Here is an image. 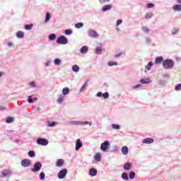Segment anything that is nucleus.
Masks as SVG:
<instances>
[{"label": "nucleus", "instance_id": "obj_1", "mask_svg": "<svg viewBox=\"0 0 181 181\" xmlns=\"http://www.w3.org/2000/svg\"><path fill=\"white\" fill-rule=\"evenodd\" d=\"M163 66L164 69H172L173 67V61L172 59H166L163 62Z\"/></svg>", "mask_w": 181, "mask_h": 181}, {"label": "nucleus", "instance_id": "obj_2", "mask_svg": "<svg viewBox=\"0 0 181 181\" xmlns=\"http://www.w3.org/2000/svg\"><path fill=\"white\" fill-rule=\"evenodd\" d=\"M57 43L59 45H67V43H69V40H67V37L65 36H61L57 38Z\"/></svg>", "mask_w": 181, "mask_h": 181}, {"label": "nucleus", "instance_id": "obj_3", "mask_svg": "<svg viewBox=\"0 0 181 181\" xmlns=\"http://www.w3.org/2000/svg\"><path fill=\"white\" fill-rule=\"evenodd\" d=\"M37 145H42L43 146H46L49 144V141L46 139L39 138L37 140Z\"/></svg>", "mask_w": 181, "mask_h": 181}, {"label": "nucleus", "instance_id": "obj_4", "mask_svg": "<svg viewBox=\"0 0 181 181\" xmlns=\"http://www.w3.org/2000/svg\"><path fill=\"white\" fill-rule=\"evenodd\" d=\"M67 175V169L64 168L58 173L59 179H64Z\"/></svg>", "mask_w": 181, "mask_h": 181}, {"label": "nucleus", "instance_id": "obj_5", "mask_svg": "<svg viewBox=\"0 0 181 181\" xmlns=\"http://www.w3.org/2000/svg\"><path fill=\"white\" fill-rule=\"evenodd\" d=\"M40 169H42V163L40 162H37L35 165H34V168H32V172H39V170H40Z\"/></svg>", "mask_w": 181, "mask_h": 181}, {"label": "nucleus", "instance_id": "obj_6", "mask_svg": "<svg viewBox=\"0 0 181 181\" xmlns=\"http://www.w3.org/2000/svg\"><path fill=\"white\" fill-rule=\"evenodd\" d=\"M21 165L22 166H23L24 168H29V166H30V165H32L30 160L29 159H24L21 161Z\"/></svg>", "mask_w": 181, "mask_h": 181}, {"label": "nucleus", "instance_id": "obj_7", "mask_svg": "<svg viewBox=\"0 0 181 181\" xmlns=\"http://www.w3.org/2000/svg\"><path fill=\"white\" fill-rule=\"evenodd\" d=\"M108 146H110V142L108 141H105V142L102 143L100 149L101 151H105L108 149Z\"/></svg>", "mask_w": 181, "mask_h": 181}, {"label": "nucleus", "instance_id": "obj_8", "mask_svg": "<svg viewBox=\"0 0 181 181\" xmlns=\"http://www.w3.org/2000/svg\"><path fill=\"white\" fill-rule=\"evenodd\" d=\"M81 146H83V142H81V140L80 139H78L76 142V151H78L80 148H81Z\"/></svg>", "mask_w": 181, "mask_h": 181}, {"label": "nucleus", "instance_id": "obj_9", "mask_svg": "<svg viewBox=\"0 0 181 181\" xmlns=\"http://www.w3.org/2000/svg\"><path fill=\"white\" fill-rule=\"evenodd\" d=\"M88 35L90 37H98V33H97L94 30H89Z\"/></svg>", "mask_w": 181, "mask_h": 181}, {"label": "nucleus", "instance_id": "obj_10", "mask_svg": "<svg viewBox=\"0 0 181 181\" xmlns=\"http://www.w3.org/2000/svg\"><path fill=\"white\" fill-rule=\"evenodd\" d=\"M64 165V160L63 159H58L56 163V166L57 168H62Z\"/></svg>", "mask_w": 181, "mask_h": 181}, {"label": "nucleus", "instance_id": "obj_11", "mask_svg": "<svg viewBox=\"0 0 181 181\" xmlns=\"http://www.w3.org/2000/svg\"><path fill=\"white\" fill-rule=\"evenodd\" d=\"M143 144H153V139L146 138L143 140Z\"/></svg>", "mask_w": 181, "mask_h": 181}, {"label": "nucleus", "instance_id": "obj_12", "mask_svg": "<svg viewBox=\"0 0 181 181\" xmlns=\"http://www.w3.org/2000/svg\"><path fill=\"white\" fill-rule=\"evenodd\" d=\"M151 81H151L148 78H146L141 79L140 83H141V84H149V83Z\"/></svg>", "mask_w": 181, "mask_h": 181}, {"label": "nucleus", "instance_id": "obj_13", "mask_svg": "<svg viewBox=\"0 0 181 181\" xmlns=\"http://www.w3.org/2000/svg\"><path fill=\"white\" fill-rule=\"evenodd\" d=\"M89 175L90 176H97V170L95 168H91L89 170Z\"/></svg>", "mask_w": 181, "mask_h": 181}, {"label": "nucleus", "instance_id": "obj_14", "mask_svg": "<svg viewBox=\"0 0 181 181\" xmlns=\"http://www.w3.org/2000/svg\"><path fill=\"white\" fill-rule=\"evenodd\" d=\"M111 8H112V5L107 4L103 7L102 10L103 11V12H106V11H110Z\"/></svg>", "mask_w": 181, "mask_h": 181}, {"label": "nucleus", "instance_id": "obj_15", "mask_svg": "<svg viewBox=\"0 0 181 181\" xmlns=\"http://www.w3.org/2000/svg\"><path fill=\"white\" fill-rule=\"evenodd\" d=\"M16 36L19 39H22V38L25 37V33L23 32H22V31H18L16 33Z\"/></svg>", "mask_w": 181, "mask_h": 181}, {"label": "nucleus", "instance_id": "obj_16", "mask_svg": "<svg viewBox=\"0 0 181 181\" xmlns=\"http://www.w3.org/2000/svg\"><path fill=\"white\" fill-rule=\"evenodd\" d=\"M132 166V164L131 163H127L124 165V170H129L131 169V167Z\"/></svg>", "mask_w": 181, "mask_h": 181}, {"label": "nucleus", "instance_id": "obj_17", "mask_svg": "<svg viewBox=\"0 0 181 181\" xmlns=\"http://www.w3.org/2000/svg\"><path fill=\"white\" fill-rule=\"evenodd\" d=\"M162 62H163V57H157L156 58V61H155L156 64H160V63H162Z\"/></svg>", "mask_w": 181, "mask_h": 181}, {"label": "nucleus", "instance_id": "obj_18", "mask_svg": "<svg viewBox=\"0 0 181 181\" xmlns=\"http://www.w3.org/2000/svg\"><path fill=\"white\" fill-rule=\"evenodd\" d=\"M122 153L123 155H128V147L127 146L122 148Z\"/></svg>", "mask_w": 181, "mask_h": 181}, {"label": "nucleus", "instance_id": "obj_19", "mask_svg": "<svg viewBox=\"0 0 181 181\" xmlns=\"http://www.w3.org/2000/svg\"><path fill=\"white\" fill-rule=\"evenodd\" d=\"M95 160L96 162H101V153H98L95 155Z\"/></svg>", "mask_w": 181, "mask_h": 181}, {"label": "nucleus", "instance_id": "obj_20", "mask_svg": "<svg viewBox=\"0 0 181 181\" xmlns=\"http://www.w3.org/2000/svg\"><path fill=\"white\" fill-rule=\"evenodd\" d=\"M87 52H88V47L83 46L81 48V53L86 54Z\"/></svg>", "mask_w": 181, "mask_h": 181}, {"label": "nucleus", "instance_id": "obj_21", "mask_svg": "<svg viewBox=\"0 0 181 181\" xmlns=\"http://www.w3.org/2000/svg\"><path fill=\"white\" fill-rule=\"evenodd\" d=\"M70 93V89L69 88H64L62 90V93L64 95H67Z\"/></svg>", "mask_w": 181, "mask_h": 181}, {"label": "nucleus", "instance_id": "obj_22", "mask_svg": "<svg viewBox=\"0 0 181 181\" xmlns=\"http://www.w3.org/2000/svg\"><path fill=\"white\" fill-rule=\"evenodd\" d=\"M47 127H56V124L57 123L56 122L48 121L47 122Z\"/></svg>", "mask_w": 181, "mask_h": 181}, {"label": "nucleus", "instance_id": "obj_23", "mask_svg": "<svg viewBox=\"0 0 181 181\" xmlns=\"http://www.w3.org/2000/svg\"><path fill=\"white\" fill-rule=\"evenodd\" d=\"M73 71H75V73H78V71H80V67L78 65H74L72 66Z\"/></svg>", "mask_w": 181, "mask_h": 181}, {"label": "nucleus", "instance_id": "obj_24", "mask_svg": "<svg viewBox=\"0 0 181 181\" xmlns=\"http://www.w3.org/2000/svg\"><path fill=\"white\" fill-rule=\"evenodd\" d=\"M173 9H174V11H181V4H175V5L173 6Z\"/></svg>", "mask_w": 181, "mask_h": 181}, {"label": "nucleus", "instance_id": "obj_25", "mask_svg": "<svg viewBox=\"0 0 181 181\" xmlns=\"http://www.w3.org/2000/svg\"><path fill=\"white\" fill-rule=\"evenodd\" d=\"M64 98V97L63 96V95H59L58 96L57 103H59V104H62V103H63V99Z\"/></svg>", "mask_w": 181, "mask_h": 181}, {"label": "nucleus", "instance_id": "obj_26", "mask_svg": "<svg viewBox=\"0 0 181 181\" xmlns=\"http://www.w3.org/2000/svg\"><path fill=\"white\" fill-rule=\"evenodd\" d=\"M107 64L110 66V67H112V66H118V62L110 61L107 63Z\"/></svg>", "mask_w": 181, "mask_h": 181}, {"label": "nucleus", "instance_id": "obj_27", "mask_svg": "<svg viewBox=\"0 0 181 181\" xmlns=\"http://www.w3.org/2000/svg\"><path fill=\"white\" fill-rule=\"evenodd\" d=\"M122 177L124 180H129V178H128V174L127 173H123L122 174Z\"/></svg>", "mask_w": 181, "mask_h": 181}, {"label": "nucleus", "instance_id": "obj_28", "mask_svg": "<svg viewBox=\"0 0 181 181\" xmlns=\"http://www.w3.org/2000/svg\"><path fill=\"white\" fill-rule=\"evenodd\" d=\"M24 28H25V30H30V29H32V28H33V24L25 25Z\"/></svg>", "mask_w": 181, "mask_h": 181}, {"label": "nucleus", "instance_id": "obj_29", "mask_svg": "<svg viewBox=\"0 0 181 181\" xmlns=\"http://www.w3.org/2000/svg\"><path fill=\"white\" fill-rule=\"evenodd\" d=\"M129 179H135V172L131 171L129 174Z\"/></svg>", "mask_w": 181, "mask_h": 181}, {"label": "nucleus", "instance_id": "obj_30", "mask_svg": "<svg viewBox=\"0 0 181 181\" xmlns=\"http://www.w3.org/2000/svg\"><path fill=\"white\" fill-rule=\"evenodd\" d=\"M83 26H84L83 23H78L75 24V28H76V29H80V28H83Z\"/></svg>", "mask_w": 181, "mask_h": 181}, {"label": "nucleus", "instance_id": "obj_31", "mask_svg": "<svg viewBox=\"0 0 181 181\" xmlns=\"http://www.w3.org/2000/svg\"><path fill=\"white\" fill-rule=\"evenodd\" d=\"M50 18H51L50 13L47 12V13H46V18H45V23L49 22V21H50Z\"/></svg>", "mask_w": 181, "mask_h": 181}, {"label": "nucleus", "instance_id": "obj_32", "mask_svg": "<svg viewBox=\"0 0 181 181\" xmlns=\"http://www.w3.org/2000/svg\"><path fill=\"white\" fill-rule=\"evenodd\" d=\"M153 16V13H147L145 16L146 19H150V18H152Z\"/></svg>", "mask_w": 181, "mask_h": 181}, {"label": "nucleus", "instance_id": "obj_33", "mask_svg": "<svg viewBox=\"0 0 181 181\" xmlns=\"http://www.w3.org/2000/svg\"><path fill=\"white\" fill-rule=\"evenodd\" d=\"M11 171H8V172H6V171H4L1 173V175L3 176V177H6V176H8V175H11Z\"/></svg>", "mask_w": 181, "mask_h": 181}, {"label": "nucleus", "instance_id": "obj_34", "mask_svg": "<svg viewBox=\"0 0 181 181\" xmlns=\"http://www.w3.org/2000/svg\"><path fill=\"white\" fill-rule=\"evenodd\" d=\"M70 124L73 125H81V122L80 121H71Z\"/></svg>", "mask_w": 181, "mask_h": 181}, {"label": "nucleus", "instance_id": "obj_35", "mask_svg": "<svg viewBox=\"0 0 181 181\" xmlns=\"http://www.w3.org/2000/svg\"><path fill=\"white\" fill-rule=\"evenodd\" d=\"M101 50H103L101 47H98L95 49V53H96V54H100V53H101Z\"/></svg>", "mask_w": 181, "mask_h": 181}, {"label": "nucleus", "instance_id": "obj_36", "mask_svg": "<svg viewBox=\"0 0 181 181\" xmlns=\"http://www.w3.org/2000/svg\"><path fill=\"white\" fill-rule=\"evenodd\" d=\"M64 33H65V35L70 36V35H71L73 33V31H71V30L67 29V30H65Z\"/></svg>", "mask_w": 181, "mask_h": 181}, {"label": "nucleus", "instance_id": "obj_37", "mask_svg": "<svg viewBox=\"0 0 181 181\" xmlns=\"http://www.w3.org/2000/svg\"><path fill=\"white\" fill-rule=\"evenodd\" d=\"M6 122H7V124H11V122H13V117H8L6 120Z\"/></svg>", "mask_w": 181, "mask_h": 181}, {"label": "nucleus", "instance_id": "obj_38", "mask_svg": "<svg viewBox=\"0 0 181 181\" xmlns=\"http://www.w3.org/2000/svg\"><path fill=\"white\" fill-rule=\"evenodd\" d=\"M112 127L113 129H120L121 128L119 124H112Z\"/></svg>", "mask_w": 181, "mask_h": 181}, {"label": "nucleus", "instance_id": "obj_39", "mask_svg": "<svg viewBox=\"0 0 181 181\" xmlns=\"http://www.w3.org/2000/svg\"><path fill=\"white\" fill-rule=\"evenodd\" d=\"M28 156H30V158H34V156H35V151H30L28 152Z\"/></svg>", "mask_w": 181, "mask_h": 181}, {"label": "nucleus", "instance_id": "obj_40", "mask_svg": "<svg viewBox=\"0 0 181 181\" xmlns=\"http://www.w3.org/2000/svg\"><path fill=\"white\" fill-rule=\"evenodd\" d=\"M143 32H145V33H149V28L148 27H143L142 28Z\"/></svg>", "mask_w": 181, "mask_h": 181}, {"label": "nucleus", "instance_id": "obj_41", "mask_svg": "<svg viewBox=\"0 0 181 181\" xmlns=\"http://www.w3.org/2000/svg\"><path fill=\"white\" fill-rule=\"evenodd\" d=\"M87 83H84L83 86L81 88L80 91H86V88H87Z\"/></svg>", "mask_w": 181, "mask_h": 181}, {"label": "nucleus", "instance_id": "obj_42", "mask_svg": "<svg viewBox=\"0 0 181 181\" xmlns=\"http://www.w3.org/2000/svg\"><path fill=\"white\" fill-rule=\"evenodd\" d=\"M49 40H54V39H56V35H54V34L49 35Z\"/></svg>", "mask_w": 181, "mask_h": 181}, {"label": "nucleus", "instance_id": "obj_43", "mask_svg": "<svg viewBox=\"0 0 181 181\" xmlns=\"http://www.w3.org/2000/svg\"><path fill=\"white\" fill-rule=\"evenodd\" d=\"M54 64H56L57 66H59V64H60V63H62V61L59 59H56L54 61Z\"/></svg>", "mask_w": 181, "mask_h": 181}, {"label": "nucleus", "instance_id": "obj_44", "mask_svg": "<svg viewBox=\"0 0 181 181\" xmlns=\"http://www.w3.org/2000/svg\"><path fill=\"white\" fill-rule=\"evenodd\" d=\"M175 90L176 91L180 90H181V83L177 84V85L175 86Z\"/></svg>", "mask_w": 181, "mask_h": 181}, {"label": "nucleus", "instance_id": "obj_45", "mask_svg": "<svg viewBox=\"0 0 181 181\" xmlns=\"http://www.w3.org/2000/svg\"><path fill=\"white\" fill-rule=\"evenodd\" d=\"M45 173H41L40 174V180H45Z\"/></svg>", "mask_w": 181, "mask_h": 181}, {"label": "nucleus", "instance_id": "obj_46", "mask_svg": "<svg viewBox=\"0 0 181 181\" xmlns=\"http://www.w3.org/2000/svg\"><path fill=\"white\" fill-rule=\"evenodd\" d=\"M103 98H108V97H110V93H108V92H105L103 94Z\"/></svg>", "mask_w": 181, "mask_h": 181}, {"label": "nucleus", "instance_id": "obj_47", "mask_svg": "<svg viewBox=\"0 0 181 181\" xmlns=\"http://www.w3.org/2000/svg\"><path fill=\"white\" fill-rule=\"evenodd\" d=\"M155 6V4L152 3L147 4V8H153Z\"/></svg>", "mask_w": 181, "mask_h": 181}, {"label": "nucleus", "instance_id": "obj_48", "mask_svg": "<svg viewBox=\"0 0 181 181\" xmlns=\"http://www.w3.org/2000/svg\"><path fill=\"white\" fill-rule=\"evenodd\" d=\"M122 23V20H118L116 23V26H119Z\"/></svg>", "mask_w": 181, "mask_h": 181}, {"label": "nucleus", "instance_id": "obj_49", "mask_svg": "<svg viewBox=\"0 0 181 181\" xmlns=\"http://www.w3.org/2000/svg\"><path fill=\"white\" fill-rule=\"evenodd\" d=\"M177 32H179V29H174L172 31L173 35H175V33H177Z\"/></svg>", "mask_w": 181, "mask_h": 181}, {"label": "nucleus", "instance_id": "obj_50", "mask_svg": "<svg viewBox=\"0 0 181 181\" xmlns=\"http://www.w3.org/2000/svg\"><path fill=\"white\" fill-rule=\"evenodd\" d=\"M99 2L100 4H104L105 2H110V0H99Z\"/></svg>", "mask_w": 181, "mask_h": 181}, {"label": "nucleus", "instance_id": "obj_51", "mask_svg": "<svg viewBox=\"0 0 181 181\" xmlns=\"http://www.w3.org/2000/svg\"><path fill=\"white\" fill-rule=\"evenodd\" d=\"M80 122H81V125H86V124H88V122H87V121H83V122H81V121H80Z\"/></svg>", "mask_w": 181, "mask_h": 181}, {"label": "nucleus", "instance_id": "obj_52", "mask_svg": "<svg viewBox=\"0 0 181 181\" xmlns=\"http://www.w3.org/2000/svg\"><path fill=\"white\" fill-rule=\"evenodd\" d=\"M30 86H31V87H35L36 84L35 83V81H32L30 83Z\"/></svg>", "mask_w": 181, "mask_h": 181}, {"label": "nucleus", "instance_id": "obj_53", "mask_svg": "<svg viewBox=\"0 0 181 181\" xmlns=\"http://www.w3.org/2000/svg\"><path fill=\"white\" fill-rule=\"evenodd\" d=\"M120 56H122V52H119V54H115V57H119Z\"/></svg>", "mask_w": 181, "mask_h": 181}, {"label": "nucleus", "instance_id": "obj_54", "mask_svg": "<svg viewBox=\"0 0 181 181\" xmlns=\"http://www.w3.org/2000/svg\"><path fill=\"white\" fill-rule=\"evenodd\" d=\"M28 103H30V104H32V103H33V99L30 98V97L28 98Z\"/></svg>", "mask_w": 181, "mask_h": 181}, {"label": "nucleus", "instance_id": "obj_55", "mask_svg": "<svg viewBox=\"0 0 181 181\" xmlns=\"http://www.w3.org/2000/svg\"><path fill=\"white\" fill-rule=\"evenodd\" d=\"M139 87H141V84H137V85L133 86V88H139Z\"/></svg>", "mask_w": 181, "mask_h": 181}, {"label": "nucleus", "instance_id": "obj_56", "mask_svg": "<svg viewBox=\"0 0 181 181\" xmlns=\"http://www.w3.org/2000/svg\"><path fill=\"white\" fill-rule=\"evenodd\" d=\"M103 96V93L99 92L97 93V97H102Z\"/></svg>", "mask_w": 181, "mask_h": 181}, {"label": "nucleus", "instance_id": "obj_57", "mask_svg": "<svg viewBox=\"0 0 181 181\" xmlns=\"http://www.w3.org/2000/svg\"><path fill=\"white\" fill-rule=\"evenodd\" d=\"M147 70H151V66L149 65L146 66Z\"/></svg>", "mask_w": 181, "mask_h": 181}, {"label": "nucleus", "instance_id": "obj_58", "mask_svg": "<svg viewBox=\"0 0 181 181\" xmlns=\"http://www.w3.org/2000/svg\"><path fill=\"white\" fill-rule=\"evenodd\" d=\"M6 110V108L4 106H0V110Z\"/></svg>", "mask_w": 181, "mask_h": 181}, {"label": "nucleus", "instance_id": "obj_59", "mask_svg": "<svg viewBox=\"0 0 181 181\" xmlns=\"http://www.w3.org/2000/svg\"><path fill=\"white\" fill-rule=\"evenodd\" d=\"M148 66H149L150 67H152V66H153V63H152V62H148Z\"/></svg>", "mask_w": 181, "mask_h": 181}, {"label": "nucleus", "instance_id": "obj_60", "mask_svg": "<svg viewBox=\"0 0 181 181\" xmlns=\"http://www.w3.org/2000/svg\"><path fill=\"white\" fill-rule=\"evenodd\" d=\"M8 46L9 47H11V46H12V42H8Z\"/></svg>", "mask_w": 181, "mask_h": 181}, {"label": "nucleus", "instance_id": "obj_61", "mask_svg": "<svg viewBox=\"0 0 181 181\" xmlns=\"http://www.w3.org/2000/svg\"><path fill=\"white\" fill-rule=\"evenodd\" d=\"M4 72H0V77H2L4 76Z\"/></svg>", "mask_w": 181, "mask_h": 181}, {"label": "nucleus", "instance_id": "obj_62", "mask_svg": "<svg viewBox=\"0 0 181 181\" xmlns=\"http://www.w3.org/2000/svg\"><path fill=\"white\" fill-rule=\"evenodd\" d=\"M34 100H35V101H37V98H34Z\"/></svg>", "mask_w": 181, "mask_h": 181}, {"label": "nucleus", "instance_id": "obj_63", "mask_svg": "<svg viewBox=\"0 0 181 181\" xmlns=\"http://www.w3.org/2000/svg\"><path fill=\"white\" fill-rule=\"evenodd\" d=\"M178 1V4H181V0H177Z\"/></svg>", "mask_w": 181, "mask_h": 181}, {"label": "nucleus", "instance_id": "obj_64", "mask_svg": "<svg viewBox=\"0 0 181 181\" xmlns=\"http://www.w3.org/2000/svg\"><path fill=\"white\" fill-rule=\"evenodd\" d=\"M117 30L119 31V28H117Z\"/></svg>", "mask_w": 181, "mask_h": 181}]
</instances>
